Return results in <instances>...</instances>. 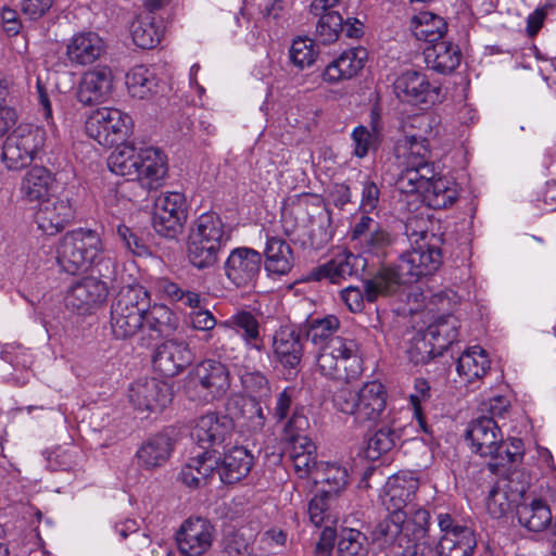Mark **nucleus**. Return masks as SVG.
<instances>
[{
  "label": "nucleus",
  "mask_w": 556,
  "mask_h": 556,
  "mask_svg": "<svg viewBox=\"0 0 556 556\" xmlns=\"http://www.w3.org/2000/svg\"><path fill=\"white\" fill-rule=\"evenodd\" d=\"M103 39L93 31L75 34L66 46V55L73 63L79 65L91 64L104 52Z\"/></svg>",
  "instance_id": "nucleus-29"
},
{
  "label": "nucleus",
  "mask_w": 556,
  "mask_h": 556,
  "mask_svg": "<svg viewBox=\"0 0 556 556\" xmlns=\"http://www.w3.org/2000/svg\"><path fill=\"white\" fill-rule=\"evenodd\" d=\"M466 438L475 453L486 457L496 452V444L502 442L503 434L493 417L481 416L470 422Z\"/></svg>",
  "instance_id": "nucleus-28"
},
{
  "label": "nucleus",
  "mask_w": 556,
  "mask_h": 556,
  "mask_svg": "<svg viewBox=\"0 0 556 556\" xmlns=\"http://www.w3.org/2000/svg\"><path fill=\"white\" fill-rule=\"evenodd\" d=\"M366 49L358 47L343 51L324 71L323 78L328 83H338L355 76L365 65Z\"/></svg>",
  "instance_id": "nucleus-30"
},
{
  "label": "nucleus",
  "mask_w": 556,
  "mask_h": 556,
  "mask_svg": "<svg viewBox=\"0 0 556 556\" xmlns=\"http://www.w3.org/2000/svg\"><path fill=\"white\" fill-rule=\"evenodd\" d=\"M233 431V422L227 416L210 413L201 416L191 435L201 445L207 447L223 444Z\"/></svg>",
  "instance_id": "nucleus-27"
},
{
  "label": "nucleus",
  "mask_w": 556,
  "mask_h": 556,
  "mask_svg": "<svg viewBox=\"0 0 556 556\" xmlns=\"http://www.w3.org/2000/svg\"><path fill=\"white\" fill-rule=\"evenodd\" d=\"M407 143V167L399 175L395 187L402 193H424L429 179L434 178L433 165L429 163L428 142L422 137L409 136Z\"/></svg>",
  "instance_id": "nucleus-10"
},
{
  "label": "nucleus",
  "mask_w": 556,
  "mask_h": 556,
  "mask_svg": "<svg viewBox=\"0 0 556 556\" xmlns=\"http://www.w3.org/2000/svg\"><path fill=\"white\" fill-rule=\"evenodd\" d=\"M427 65L441 74L452 73L460 63V49L447 41H439L425 49Z\"/></svg>",
  "instance_id": "nucleus-36"
},
{
  "label": "nucleus",
  "mask_w": 556,
  "mask_h": 556,
  "mask_svg": "<svg viewBox=\"0 0 556 556\" xmlns=\"http://www.w3.org/2000/svg\"><path fill=\"white\" fill-rule=\"evenodd\" d=\"M430 399V384L426 379L417 378L414 384V392L409 395V401L414 407V417L419 428L425 433H430V429L422 416L421 402Z\"/></svg>",
  "instance_id": "nucleus-59"
},
{
  "label": "nucleus",
  "mask_w": 556,
  "mask_h": 556,
  "mask_svg": "<svg viewBox=\"0 0 556 556\" xmlns=\"http://www.w3.org/2000/svg\"><path fill=\"white\" fill-rule=\"evenodd\" d=\"M139 156L138 180L150 189L159 187L167 174L166 156L154 147H140Z\"/></svg>",
  "instance_id": "nucleus-32"
},
{
  "label": "nucleus",
  "mask_w": 556,
  "mask_h": 556,
  "mask_svg": "<svg viewBox=\"0 0 556 556\" xmlns=\"http://www.w3.org/2000/svg\"><path fill=\"white\" fill-rule=\"evenodd\" d=\"M106 295L108 287L103 281L86 277L71 287L65 296V305L72 311L86 314L101 304Z\"/></svg>",
  "instance_id": "nucleus-22"
},
{
  "label": "nucleus",
  "mask_w": 556,
  "mask_h": 556,
  "mask_svg": "<svg viewBox=\"0 0 556 556\" xmlns=\"http://www.w3.org/2000/svg\"><path fill=\"white\" fill-rule=\"evenodd\" d=\"M339 328L340 320L333 315H328L323 318H309L303 326L306 339L315 345L318 351L323 350L337 337L334 334Z\"/></svg>",
  "instance_id": "nucleus-41"
},
{
  "label": "nucleus",
  "mask_w": 556,
  "mask_h": 556,
  "mask_svg": "<svg viewBox=\"0 0 556 556\" xmlns=\"http://www.w3.org/2000/svg\"><path fill=\"white\" fill-rule=\"evenodd\" d=\"M516 514L520 526L533 532L543 531L552 521L548 506L539 500L517 505Z\"/></svg>",
  "instance_id": "nucleus-42"
},
{
  "label": "nucleus",
  "mask_w": 556,
  "mask_h": 556,
  "mask_svg": "<svg viewBox=\"0 0 556 556\" xmlns=\"http://www.w3.org/2000/svg\"><path fill=\"white\" fill-rule=\"evenodd\" d=\"M140 148L130 143L118 144L111 153L108 165L112 173L119 176L129 177V179L118 186V190L123 192L128 185H135L134 179H138L140 170Z\"/></svg>",
  "instance_id": "nucleus-31"
},
{
  "label": "nucleus",
  "mask_w": 556,
  "mask_h": 556,
  "mask_svg": "<svg viewBox=\"0 0 556 556\" xmlns=\"http://www.w3.org/2000/svg\"><path fill=\"white\" fill-rule=\"evenodd\" d=\"M75 216L74 206L67 195L60 194L47 198L39 203L35 213V223L38 229L47 236L61 232Z\"/></svg>",
  "instance_id": "nucleus-15"
},
{
  "label": "nucleus",
  "mask_w": 556,
  "mask_h": 556,
  "mask_svg": "<svg viewBox=\"0 0 556 556\" xmlns=\"http://www.w3.org/2000/svg\"><path fill=\"white\" fill-rule=\"evenodd\" d=\"M144 325L157 336H170L178 327L177 315L164 304L149 303V309L144 313Z\"/></svg>",
  "instance_id": "nucleus-44"
},
{
  "label": "nucleus",
  "mask_w": 556,
  "mask_h": 556,
  "mask_svg": "<svg viewBox=\"0 0 556 556\" xmlns=\"http://www.w3.org/2000/svg\"><path fill=\"white\" fill-rule=\"evenodd\" d=\"M352 239L358 241L364 253L377 256L387 254L394 238L387 227L374 218L363 215L352 230Z\"/></svg>",
  "instance_id": "nucleus-21"
},
{
  "label": "nucleus",
  "mask_w": 556,
  "mask_h": 556,
  "mask_svg": "<svg viewBox=\"0 0 556 556\" xmlns=\"http://www.w3.org/2000/svg\"><path fill=\"white\" fill-rule=\"evenodd\" d=\"M317 370L325 377L350 382L359 377L363 362L356 340L336 337L316 354Z\"/></svg>",
  "instance_id": "nucleus-5"
},
{
  "label": "nucleus",
  "mask_w": 556,
  "mask_h": 556,
  "mask_svg": "<svg viewBox=\"0 0 556 556\" xmlns=\"http://www.w3.org/2000/svg\"><path fill=\"white\" fill-rule=\"evenodd\" d=\"M406 513H389L374 529L372 536L375 541L382 545L392 544L397 541L400 546H404L406 539L404 535L403 522Z\"/></svg>",
  "instance_id": "nucleus-45"
},
{
  "label": "nucleus",
  "mask_w": 556,
  "mask_h": 556,
  "mask_svg": "<svg viewBox=\"0 0 556 556\" xmlns=\"http://www.w3.org/2000/svg\"><path fill=\"white\" fill-rule=\"evenodd\" d=\"M229 239L230 233L217 213L201 214L192 224L187 241L189 263L198 270L213 268Z\"/></svg>",
  "instance_id": "nucleus-3"
},
{
  "label": "nucleus",
  "mask_w": 556,
  "mask_h": 556,
  "mask_svg": "<svg viewBox=\"0 0 556 556\" xmlns=\"http://www.w3.org/2000/svg\"><path fill=\"white\" fill-rule=\"evenodd\" d=\"M113 75L109 67L87 72L79 84L77 100L84 105L104 102L112 92Z\"/></svg>",
  "instance_id": "nucleus-26"
},
{
  "label": "nucleus",
  "mask_w": 556,
  "mask_h": 556,
  "mask_svg": "<svg viewBox=\"0 0 556 556\" xmlns=\"http://www.w3.org/2000/svg\"><path fill=\"white\" fill-rule=\"evenodd\" d=\"M459 197V188L453 178L437 177L429 179L424 192V201L433 210L452 206Z\"/></svg>",
  "instance_id": "nucleus-35"
},
{
  "label": "nucleus",
  "mask_w": 556,
  "mask_h": 556,
  "mask_svg": "<svg viewBox=\"0 0 556 556\" xmlns=\"http://www.w3.org/2000/svg\"><path fill=\"white\" fill-rule=\"evenodd\" d=\"M134 43L141 49H152L162 39L164 27L162 21L152 13L138 16L130 25Z\"/></svg>",
  "instance_id": "nucleus-37"
},
{
  "label": "nucleus",
  "mask_w": 556,
  "mask_h": 556,
  "mask_svg": "<svg viewBox=\"0 0 556 556\" xmlns=\"http://www.w3.org/2000/svg\"><path fill=\"white\" fill-rule=\"evenodd\" d=\"M116 233L126 250L139 256L146 254V245L130 228L125 225H118Z\"/></svg>",
  "instance_id": "nucleus-63"
},
{
  "label": "nucleus",
  "mask_w": 556,
  "mask_h": 556,
  "mask_svg": "<svg viewBox=\"0 0 556 556\" xmlns=\"http://www.w3.org/2000/svg\"><path fill=\"white\" fill-rule=\"evenodd\" d=\"M352 140L354 142V154L361 159L365 157L377 143V131H370L363 125L357 126L352 131Z\"/></svg>",
  "instance_id": "nucleus-60"
},
{
  "label": "nucleus",
  "mask_w": 556,
  "mask_h": 556,
  "mask_svg": "<svg viewBox=\"0 0 556 556\" xmlns=\"http://www.w3.org/2000/svg\"><path fill=\"white\" fill-rule=\"evenodd\" d=\"M187 219L186 198L180 192H165L157 197L152 217L153 228L163 237L174 238Z\"/></svg>",
  "instance_id": "nucleus-13"
},
{
  "label": "nucleus",
  "mask_w": 556,
  "mask_h": 556,
  "mask_svg": "<svg viewBox=\"0 0 556 556\" xmlns=\"http://www.w3.org/2000/svg\"><path fill=\"white\" fill-rule=\"evenodd\" d=\"M288 12L287 0H264L261 5V14L267 24H279Z\"/></svg>",
  "instance_id": "nucleus-62"
},
{
  "label": "nucleus",
  "mask_w": 556,
  "mask_h": 556,
  "mask_svg": "<svg viewBox=\"0 0 556 556\" xmlns=\"http://www.w3.org/2000/svg\"><path fill=\"white\" fill-rule=\"evenodd\" d=\"M131 126V117L115 108L93 111L86 121V132L99 144L111 147L123 141Z\"/></svg>",
  "instance_id": "nucleus-12"
},
{
  "label": "nucleus",
  "mask_w": 556,
  "mask_h": 556,
  "mask_svg": "<svg viewBox=\"0 0 556 556\" xmlns=\"http://www.w3.org/2000/svg\"><path fill=\"white\" fill-rule=\"evenodd\" d=\"M173 448L167 434L160 433L149 439L138 451L137 456L141 465L148 469L160 467L166 463Z\"/></svg>",
  "instance_id": "nucleus-40"
},
{
  "label": "nucleus",
  "mask_w": 556,
  "mask_h": 556,
  "mask_svg": "<svg viewBox=\"0 0 556 556\" xmlns=\"http://www.w3.org/2000/svg\"><path fill=\"white\" fill-rule=\"evenodd\" d=\"M45 141V129L31 124H20L3 143L2 161L9 169L24 168L41 151Z\"/></svg>",
  "instance_id": "nucleus-9"
},
{
  "label": "nucleus",
  "mask_w": 556,
  "mask_h": 556,
  "mask_svg": "<svg viewBox=\"0 0 556 556\" xmlns=\"http://www.w3.org/2000/svg\"><path fill=\"white\" fill-rule=\"evenodd\" d=\"M150 301L149 291L140 285L124 286L118 290L110 311V327L115 339H130L143 328Z\"/></svg>",
  "instance_id": "nucleus-4"
},
{
  "label": "nucleus",
  "mask_w": 556,
  "mask_h": 556,
  "mask_svg": "<svg viewBox=\"0 0 556 556\" xmlns=\"http://www.w3.org/2000/svg\"><path fill=\"white\" fill-rule=\"evenodd\" d=\"M262 266V254L251 248L233 249L225 262V274L237 287H248L256 281Z\"/></svg>",
  "instance_id": "nucleus-17"
},
{
  "label": "nucleus",
  "mask_w": 556,
  "mask_h": 556,
  "mask_svg": "<svg viewBox=\"0 0 556 556\" xmlns=\"http://www.w3.org/2000/svg\"><path fill=\"white\" fill-rule=\"evenodd\" d=\"M438 523L443 533L439 544V556H471L477 540L472 529L457 523L448 514H440Z\"/></svg>",
  "instance_id": "nucleus-14"
},
{
  "label": "nucleus",
  "mask_w": 556,
  "mask_h": 556,
  "mask_svg": "<svg viewBox=\"0 0 556 556\" xmlns=\"http://www.w3.org/2000/svg\"><path fill=\"white\" fill-rule=\"evenodd\" d=\"M53 182V174L49 169L34 166L22 178L20 191L26 201L40 203L50 194Z\"/></svg>",
  "instance_id": "nucleus-34"
},
{
  "label": "nucleus",
  "mask_w": 556,
  "mask_h": 556,
  "mask_svg": "<svg viewBox=\"0 0 556 556\" xmlns=\"http://www.w3.org/2000/svg\"><path fill=\"white\" fill-rule=\"evenodd\" d=\"M265 269L269 275L285 276L293 267V252L286 240L266 236Z\"/></svg>",
  "instance_id": "nucleus-33"
},
{
  "label": "nucleus",
  "mask_w": 556,
  "mask_h": 556,
  "mask_svg": "<svg viewBox=\"0 0 556 556\" xmlns=\"http://www.w3.org/2000/svg\"><path fill=\"white\" fill-rule=\"evenodd\" d=\"M290 62L299 70L312 66L317 59L316 45L307 37L295 38L289 49Z\"/></svg>",
  "instance_id": "nucleus-52"
},
{
  "label": "nucleus",
  "mask_w": 556,
  "mask_h": 556,
  "mask_svg": "<svg viewBox=\"0 0 556 556\" xmlns=\"http://www.w3.org/2000/svg\"><path fill=\"white\" fill-rule=\"evenodd\" d=\"M387 392L379 381H369L358 390L343 387L333 395L334 407L354 417L358 424L377 420L386 408Z\"/></svg>",
  "instance_id": "nucleus-6"
},
{
  "label": "nucleus",
  "mask_w": 556,
  "mask_h": 556,
  "mask_svg": "<svg viewBox=\"0 0 556 556\" xmlns=\"http://www.w3.org/2000/svg\"><path fill=\"white\" fill-rule=\"evenodd\" d=\"M225 329L233 330L243 342H252L258 338L260 323L249 311H239L219 324Z\"/></svg>",
  "instance_id": "nucleus-48"
},
{
  "label": "nucleus",
  "mask_w": 556,
  "mask_h": 556,
  "mask_svg": "<svg viewBox=\"0 0 556 556\" xmlns=\"http://www.w3.org/2000/svg\"><path fill=\"white\" fill-rule=\"evenodd\" d=\"M308 427L307 418L294 412L285 427V439L289 443V457L294 472L301 479L319 480V470L316 457L317 447L305 434Z\"/></svg>",
  "instance_id": "nucleus-8"
},
{
  "label": "nucleus",
  "mask_w": 556,
  "mask_h": 556,
  "mask_svg": "<svg viewBox=\"0 0 556 556\" xmlns=\"http://www.w3.org/2000/svg\"><path fill=\"white\" fill-rule=\"evenodd\" d=\"M365 260L349 252L339 253L329 262L314 268L309 273V279L314 281L329 280L331 283H340L348 277L358 274L365 267Z\"/></svg>",
  "instance_id": "nucleus-25"
},
{
  "label": "nucleus",
  "mask_w": 556,
  "mask_h": 556,
  "mask_svg": "<svg viewBox=\"0 0 556 556\" xmlns=\"http://www.w3.org/2000/svg\"><path fill=\"white\" fill-rule=\"evenodd\" d=\"M102 252V241L93 230L77 229L62 237L56 250L61 268L72 275L87 270Z\"/></svg>",
  "instance_id": "nucleus-7"
},
{
  "label": "nucleus",
  "mask_w": 556,
  "mask_h": 556,
  "mask_svg": "<svg viewBox=\"0 0 556 556\" xmlns=\"http://www.w3.org/2000/svg\"><path fill=\"white\" fill-rule=\"evenodd\" d=\"M338 554L339 556H367L366 535L355 529H343L338 542Z\"/></svg>",
  "instance_id": "nucleus-53"
},
{
  "label": "nucleus",
  "mask_w": 556,
  "mask_h": 556,
  "mask_svg": "<svg viewBox=\"0 0 556 556\" xmlns=\"http://www.w3.org/2000/svg\"><path fill=\"white\" fill-rule=\"evenodd\" d=\"M429 519V511L424 508H410L409 511H406L405 521L403 522L406 544L410 542L426 541Z\"/></svg>",
  "instance_id": "nucleus-50"
},
{
  "label": "nucleus",
  "mask_w": 556,
  "mask_h": 556,
  "mask_svg": "<svg viewBox=\"0 0 556 556\" xmlns=\"http://www.w3.org/2000/svg\"><path fill=\"white\" fill-rule=\"evenodd\" d=\"M317 16H319L316 25L318 39L325 45L336 41L341 33L342 16L338 12L330 11V9Z\"/></svg>",
  "instance_id": "nucleus-55"
},
{
  "label": "nucleus",
  "mask_w": 556,
  "mask_h": 556,
  "mask_svg": "<svg viewBox=\"0 0 556 556\" xmlns=\"http://www.w3.org/2000/svg\"><path fill=\"white\" fill-rule=\"evenodd\" d=\"M337 497L330 491H323L314 496L308 503V516L311 522L316 527L331 526L334 528L340 519V511L336 506Z\"/></svg>",
  "instance_id": "nucleus-39"
},
{
  "label": "nucleus",
  "mask_w": 556,
  "mask_h": 556,
  "mask_svg": "<svg viewBox=\"0 0 556 556\" xmlns=\"http://www.w3.org/2000/svg\"><path fill=\"white\" fill-rule=\"evenodd\" d=\"M294 394V388L290 387L283 389L281 392L277 394L275 406L273 408V415L278 421L286 419L287 416L289 415V412L293 403Z\"/></svg>",
  "instance_id": "nucleus-64"
},
{
  "label": "nucleus",
  "mask_w": 556,
  "mask_h": 556,
  "mask_svg": "<svg viewBox=\"0 0 556 556\" xmlns=\"http://www.w3.org/2000/svg\"><path fill=\"white\" fill-rule=\"evenodd\" d=\"M419 482L409 472L390 477L386 483L381 503L388 513H406L404 508L413 501Z\"/></svg>",
  "instance_id": "nucleus-23"
},
{
  "label": "nucleus",
  "mask_w": 556,
  "mask_h": 556,
  "mask_svg": "<svg viewBox=\"0 0 556 556\" xmlns=\"http://www.w3.org/2000/svg\"><path fill=\"white\" fill-rule=\"evenodd\" d=\"M427 235L422 232L421 239L415 241L410 250L404 252L395 267L381 268L371 279L365 282V294L362 290L348 287L341 292V299L353 312H362L364 299L375 302L379 295H389L397 291L401 285L413 283L421 276L433 274L442 264L441 250L426 241Z\"/></svg>",
  "instance_id": "nucleus-1"
},
{
  "label": "nucleus",
  "mask_w": 556,
  "mask_h": 556,
  "mask_svg": "<svg viewBox=\"0 0 556 556\" xmlns=\"http://www.w3.org/2000/svg\"><path fill=\"white\" fill-rule=\"evenodd\" d=\"M274 356L285 368H296L303 356L300 332L291 325L280 326L271 336Z\"/></svg>",
  "instance_id": "nucleus-24"
},
{
  "label": "nucleus",
  "mask_w": 556,
  "mask_h": 556,
  "mask_svg": "<svg viewBox=\"0 0 556 556\" xmlns=\"http://www.w3.org/2000/svg\"><path fill=\"white\" fill-rule=\"evenodd\" d=\"M486 457H490L491 462L489 465L493 470L520 463L523 457V443L517 438H513L509 441L502 439V442L496 444V452L488 454Z\"/></svg>",
  "instance_id": "nucleus-49"
},
{
  "label": "nucleus",
  "mask_w": 556,
  "mask_h": 556,
  "mask_svg": "<svg viewBox=\"0 0 556 556\" xmlns=\"http://www.w3.org/2000/svg\"><path fill=\"white\" fill-rule=\"evenodd\" d=\"M490 369V361L483 349L472 346L464 352L457 361L456 370L467 383L481 379Z\"/></svg>",
  "instance_id": "nucleus-38"
},
{
  "label": "nucleus",
  "mask_w": 556,
  "mask_h": 556,
  "mask_svg": "<svg viewBox=\"0 0 556 556\" xmlns=\"http://www.w3.org/2000/svg\"><path fill=\"white\" fill-rule=\"evenodd\" d=\"M435 348L437 345L426 332L422 336H416L407 349L408 359L415 365L426 364L437 354Z\"/></svg>",
  "instance_id": "nucleus-58"
},
{
  "label": "nucleus",
  "mask_w": 556,
  "mask_h": 556,
  "mask_svg": "<svg viewBox=\"0 0 556 556\" xmlns=\"http://www.w3.org/2000/svg\"><path fill=\"white\" fill-rule=\"evenodd\" d=\"M240 379L243 389L255 396H267L270 392L267 378L260 371H245Z\"/></svg>",
  "instance_id": "nucleus-61"
},
{
  "label": "nucleus",
  "mask_w": 556,
  "mask_h": 556,
  "mask_svg": "<svg viewBox=\"0 0 556 556\" xmlns=\"http://www.w3.org/2000/svg\"><path fill=\"white\" fill-rule=\"evenodd\" d=\"M396 97L413 104L434 103L439 100L440 87L431 86L425 74L406 71L394 81Z\"/></svg>",
  "instance_id": "nucleus-20"
},
{
  "label": "nucleus",
  "mask_w": 556,
  "mask_h": 556,
  "mask_svg": "<svg viewBox=\"0 0 556 556\" xmlns=\"http://www.w3.org/2000/svg\"><path fill=\"white\" fill-rule=\"evenodd\" d=\"M412 30L418 40L439 42L447 30L446 22L431 12H420L412 21Z\"/></svg>",
  "instance_id": "nucleus-43"
},
{
  "label": "nucleus",
  "mask_w": 556,
  "mask_h": 556,
  "mask_svg": "<svg viewBox=\"0 0 556 556\" xmlns=\"http://www.w3.org/2000/svg\"><path fill=\"white\" fill-rule=\"evenodd\" d=\"M253 466V455L243 446H233L228 450L220 460L215 451H204L182 467L180 480L190 488H198L217 471L222 482L232 484L248 476Z\"/></svg>",
  "instance_id": "nucleus-2"
},
{
  "label": "nucleus",
  "mask_w": 556,
  "mask_h": 556,
  "mask_svg": "<svg viewBox=\"0 0 556 556\" xmlns=\"http://www.w3.org/2000/svg\"><path fill=\"white\" fill-rule=\"evenodd\" d=\"M228 367L219 361L205 359L189 374L188 390L205 402L222 399L230 388Z\"/></svg>",
  "instance_id": "nucleus-11"
},
{
  "label": "nucleus",
  "mask_w": 556,
  "mask_h": 556,
  "mask_svg": "<svg viewBox=\"0 0 556 556\" xmlns=\"http://www.w3.org/2000/svg\"><path fill=\"white\" fill-rule=\"evenodd\" d=\"M193 358V352L187 342L169 339L155 348L152 364L160 375L174 377L187 368Z\"/></svg>",
  "instance_id": "nucleus-16"
},
{
  "label": "nucleus",
  "mask_w": 556,
  "mask_h": 556,
  "mask_svg": "<svg viewBox=\"0 0 556 556\" xmlns=\"http://www.w3.org/2000/svg\"><path fill=\"white\" fill-rule=\"evenodd\" d=\"M126 85L131 97L146 99L156 92L157 80L153 70L138 65L127 74Z\"/></svg>",
  "instance_id": "nucleus-46"
},
{
  "label": "nucleus",
  "mask_w": 556,
  "mask_h": 556,
  "mask_svg": "<svg viewBox=\"0 0 556 556\" xmlns=\"http://www.w3.org/2000/svg\"><path fill=\"white\" fill-rule=\"evenodd\" d=\"M319 470V479L328 485L330 494L337 497V494L344 490L349 482L348 469L338 464H324Z\"/></svg>",
  "instance_id": "nucleus-57"
},
{
  "label": "nucleus",
  "mask_w": 556,
  "mask_h": 556,
  "mask_svg": "<svg viewBox=\"0 0 556 556\" xmlns=\"http://www.w3.org/2000/svg\"><path fill=\"white\" fill-rule=\"evenodd\" d=\"M240 416L252 432L262 431L266 424V415L255 396L241 399Z\"/></svg>",
  "instance_id": "nucleus-56"
},
{
  "label": "nucleus",
  "mask_w": 556,
  "mask_h": 556,
  "mask_svg": "<svg viewBox=\"0 0 556 556\" xmlns=\"http://www.w3.org/2000/svg\"><path fill=\"white\" fill-rule=\"evenodd\" d=\"M521 496L522 492L509 493L506 481L498 482L489 493L486 501L488 511L494 518H501L513 509Z\"/></svg>",
  "instance_id": "nucleus-47"
},
{
  "label": "nucleus",
  "mask_w": 556,
  "mask_h": 556,
  "mask_svg": "<svg viewBox=\"0 0 556 556\" xmlns=\"http://www.w3.org/2000/svg\"><path fill=\"white\" fill-rule=\"evenodd\" d=\"M399 435L390 427L379 428L367 442L366 456L372 460L379 458L382 454L391 451Z\"/></svg>",
  "instance_id": "nucleus-54"
},
{
  "label": "nucleus",
  "mask_w": 556,
  "mask_h": 556,
  "mask_svg": "<svg viewBox=\"0 0 556 556\" xmlns=\"http://www.w3.org/2000/svg\"><path fill=\"white\" fill-rule=\"evenodd\" d=\"M129 399L138 410L161 412L172 401L170 388L155 378L139 379L129 388Z\"/></svg>",
  "instance_id": "nucleus-19"
},
{
  "label": "nucleus",
  "mask_w": 556,
  "mask_h": 556,
  "mask_svg": "<svg viewBox=\"0 0 556 556\" xmlns=\"http://www.w3.org/2000/svg\"><path fill=\"white\" fill-rule=\"evenodd\" d=\"M214 532L208 520L201 517L189 518L176 534L178 548L187 556H201L212 546Z\"/></svg>",
  "instance_id": "nucleus-18"
},
{
  "label": "nucleus",
  "mask_w": 556,
  "mask_h": 556,
  "mask_svg": "<svg viewBox=\"0 0 556 556\" xmlns=\"http://www.w3.org/2000/svg\"><path fill=\"white\" fill-rule=\"evenodd\" d=\"M426 333L439 350H444L457 339V320L453 316L439 318Z\"/></svg>",
  "instance_id": "nucleus-51"
}]
</instances>
